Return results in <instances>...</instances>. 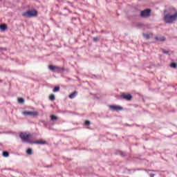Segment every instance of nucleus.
Listing matches in <instances>:
<instances>
[{"instance_id":"nucleus-1","label":"nucleus","mask_w":177,"mask_h":177,"mask_svg":"<svg viewBox=\"0 0 177 177\" xmlns=\"http://www.w3.org/2000/svg\"><path fill=\"white\" fill-rule=\"evenodd\" d=\"M177 20V11L175 8H170L169 12L165 14L163 21L167 24H173Z\"/></svg>"},{"instance_id":"nucleus-2","label":"nucleus","mask_w":177,"mask_h":177,"mask_svg":"<svg viewBox=\"0 0 177 177\" xmlns=\"http://www.w3.org/2000/svg\"><path fill=\"white\" fill-rule=\"evenodd\" d=\"M32 136L30 133L27 134L26 133H23V140L24 142H28L30 143V145H46V141L44 140H35V141H30V138Z\"/></svg>"},{"instance_id":"nucleus-3","label":"nucleus","mask_w":177,"mask_h":177,"mask_svg":"<svg viewBox=\"0 0 177 177\" xmlns=\"http://www.w3.org/2000/svg\"><path fill=\"white\" fill-rule=\"evenodd\" d=\"M26 17H37L38 16V11L37 10H30L24 14Z\"/></svg>"},{"instance_id":"nucleus-4","label":"nucleus","mask_w":177,"mask_h":177,"mask_svg":"<svg viewBox=\"0 0 177 177\" xmlns=\"http://www.w3.org/2000/svg\"><path fill=\"white\" fill-rule=\"evenodd\" d=\"M151 15V9H146L140 12V17H150Z\"/></svg>"},{"instance_id":"nucleus-5","label":"nucleus","mask_w":177,"mask_h":177,"mask_svg":"<svg viewBox=\"0 0 177 177\" xmlns=\"http://www.w3.org/2000/svg\"><path fill=\"white\" fill-rule=\"evenodd\" d=\"M48 68L51 71H56V73H61V71H64V68H60L59 66H55L53 65H49Z\"/></svg>"},{"instance_id":"nucleus-6","label":"nucleus","mask_w":177,"mask_h":177,"mask_svg":"<svg viewBox=\"0 0 177 177\" xmlns=\"http://www.w3.org/2000/svg\"><path fill=\"white\" fill-rule=\"evenodd\" d=\"M24 115H29L30 117H37L39 115L37 111H24Z\"/></svg>"},{"instance_id":"nucleus-7","label":"nucleus","mask_w":177,"mask_h":177,"mask_svg":"<svg viewBox=\"0 0 177 177\" xmlns=\"http://www.w3.org/2000/svg\"><path fill=\"white\" fill-rule=\"evenodd\" d=\"M120 97L124 99V100H131L132 95L131 94H127L125 93H122L120 95Z\"/></svg>"},{"instance_id":"nucleus-8","label":"nucleus","mask_w":177,"mask_h":177,"mask_svg":"<svg viewBox=\"0 0 177 177\" xmlns=\"http://www.w3.org/2000/svg\"><path fill=\"white\" fill-rule=\"evenodd\" d=\"M110 109H111V110H115V111H121V110H123L122 106L114 105L111 106Z\"/></svg>"},{"instance_id":"nucleus-9","label":"nucleus","mask_w":177,"mask_h":177,"mask_svg":"<svg viewBox=\"0 0 177 177\" xmlns=\"http://www.w3.org/2000/svg\"><path fill=\"white\" fill-rule=\"evenodd\" d=\"M155 39L156 41H158L160 42H164V41H165V39H167V38H165V37H164V36H160V37H156Z\"/></svg>"},{"instance_id":"nucleus-10","label":"nucleus","mask_w":177,"mask_h":177,"mask_svg":"<svg viewBox=\"0 0 177 177\" xmlns=\"http://www.w3.org/2000/svg\"><path fill=\"white\" fill-rule=\"evenodd\" d=\"M0 30L1 31H6L8 30V26L5 24L0 25Z\"/></svg>"},{"instance_id":"nucleus-11","label":"nucleus","mask_w":177,"mask_h":177,"mask_svg":"<svg viewBox=\"0 0 177 177\" xmlns=\"http://www.w3.org/2000/svg\"><path fill=\"white\" fill-rule=\"evenodd\" d=\"M77 94L78 93L77 91H74L69 95V99H74V97H75V96H77Z\"/></svg>"},{"instance_id":"nucleus-12","label":"nucleus","mask_w":177,"mask_h":177,"mask_svg":"<svg viewBox=\"0 0 177 177\" xmlns=\"http://www.w3.org/2000/svg\"><path fill=\"white\" fill-rule=\"evenodd\" d=\"M50 120L51 121H56V120H57V116H56V115H51L50 116Z\"/></svg>"},{"instance_id":"nucleus-13","label":"nucleus","mask_w":177,"mask_h":177,"mask_svg":"<svg viewBox=\"0 0 177 177\" xmlns=\"http://www.w3.org/2000/svg\"><path fill=\"white\" fill-rule=\"evenodd\" d=\"M26 154L31 156V154H32V149L28 148L26 151Z\"/></svg>"},{"instance_id":"nucleus-14","label":"nucleus","mask_w":177,"mask_h":177,"mask_svg":"<svg viewBox=\"0 0 177 177\" xmlns=\"http://www.w3.org/2000/svg\"><path fill=\"white\" fill-rule=\"evenodd\" d=\"M55 94H51L49 96V100H51V102L55 101Z\"/></svg>"},{"instance_id":"nucleus-15","label":"nucleus","mask_w":177,"mask_h":177,"mask_svg":"<svg viewBox=\"0 0 177 177\" xmlns=\"http://www.w3.org/2000/svg\"><path fill=\"white\" fill-rule=\"evenodd\" d=\"M59 91H60V87L59 86H56L53 90V92H59Z\"/></svg>"},{"instance_id":"nucleus-16","label":"nucleus","mask_w":177,"mask_h":177,"mask_svg":"<svg viewBox=\"0 0 177 177\" xmlns=\"http://www.w3.org/2000/svg\"><path fill=\"white\" fill-rule=\"evenodd\" d=\"M3 157H9V152H8V151H3Z\"/></svg>"},{"instance_id":"nucleus-17","label":"nucleus","mask_w":177,"mask_h":177,"mask_svg":"<svg viewBox=\"0 0 177 177\" xmlns=\"http://www.w3.org/2000/svg\"><path fill=\"white\" fill-rule=\"evenodd\" d=\"M170 66L172 67L173 68H176L177 64H176V63L173 62L171 64Z\"/></svg>"},{"instance_id":"nucleus-18","label":"nucleus","mask_w":177,"mask_h":177,"mask_svg":"<svg viewBox=\"0 0 177 177\" xmlns=\"http://www.w3.org/2000/svg\"><path fill=\"white\" fill-rule=\"evenodd\" d=\"M143 36L145 37V38H146V39H150V35H149V34H143Z\"/></svg>"},{"instance_id":"nucleus-19","label":"nucleus","mask_w":177,"mask_h":177,"mask_svg":"<svg viewBox=\"0 0 177 177\" xmlns=\"http://www.w3.org/2000/svg\"><path fill=\"white\" fill-rule=\"evenodd\" d=\"M84 124L85 125H91V122L89 121V120H86L85 122H84Z\"/></svg>"},{"instance_id":"nucleus-20","label":"nucleus","mask_w":177,"mask_h":177,"mask_svg":"<svg viewBox=\"0 0 177 177\" xmlns=\"http://www.w3.org/2000/svg\"><path fill=\"white\" fill-rule=\"evenodd\" d=\"M18 102H19V103H23V98H19L18 99Z\"/></svg>"},{"instance_id":"nucleus-21","label":"nucleus","mask_w":177,"mask_h":177,"mask_svg":"<svg viewBox=\"0 0 177 177\" xmlns=\"http://www.w3.org/2000/svg\"><path fill=\"white\" fill-rule=\"evenodd\" d=\"M93 41H99V37H93Z\"/></svg>"},{"instance_id":"nucleus-22","label":"nucleus","mask_w":177,"mask_h":177,"mask_svg":"<svg viewBox=\"0 0 177 177\" xmlns=\"http://www.w3.org/2000/svg\"><path fill=\"white\" fill-rule=\"evenodd\" d=\"M19 138H21V140H23V133H20Z\"/></svg>"},{"instance_id":"nucleus-23","label":"nucleus","mask_w":177,"mask_h":177,"mask_svg":"<svg viewBox=\"0 0 177 177\" xmlns=\"http://www.w3.org/2000/svg\"><path fill=\"white\" fill-rule=\"evenodd\" d=\"M163 53H165L166 55H168V51H164L163 50Z\"/></svg>"},{"instance_id":"nucleus-24","label":"nucleus","mask_w":177,"mask_h":177,"mask_svg":"<svg viewBox=\"0 0 177 177\" xmlns=\"http://www.w3.org/2000/svg\"><path fill=\"white\" fill-rule=\"evenodd\" d=\"M151 177H154V174H151Z\"/></svg>"}]
</instances>
